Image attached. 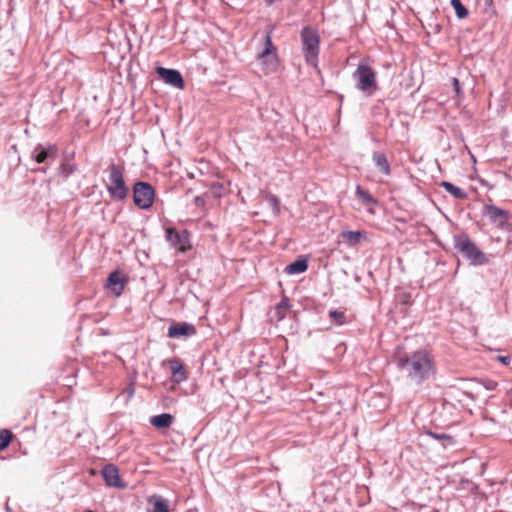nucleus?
Here are the masks:
<instances>
[{"label":"nucleus","instance_id":"nucleus-1","mask_svg":"<svg viewBox=\"0 0 512 512\" xmlns=\"http://www.w3.org/2000/svg\"><path fill=\"white\" fill-rule=\"evenodd\" d=\"M398 369L405 371L407 377L420 385L428 380L434 373V363L426 350L414 351L411 355L404 354L395 359Z\"/></svg>","mask_w":512,"mask_h":512},{"label":"nucleus","instance_id":"nucleus-2","mask_svg":"<svg viewBox=\"0 0 512 512\" xmlns=\"http://www.w3.org/2000/svg\"><path fill=\"white\" fill-rule=\"evenodd\" d=\"M453 246L471 266H484L489 264V257L474 243L466 233L453 236Z\"/></svg>","mask_w":512,"mask_h":512},{"label":"nucleus","instance_id":"nucleus-3","mask_svg":"<svg viewBox=\"0 0 512 512\" xmlns=\"http://www.w3.org/2000/svg\"><path fill=\"white\" fill-rule=\"evenodd\" d=\"M302 52L309 65H316L319 57L320 36L318 31L311 26L301 29Z\"/></svg>","mask_w":512,"mask_h":512},{"label":"nucleus","instance_id":"nucleus-4","mask_svg":"<svg viewBox=\"0 0 512 512\" xmlns=\"http://www.w3.org/2000/svg\"><path fill=\"white\" fill-rule=\"evenodd\" d=\"M353 78L357 81L356 88L366 96H372L378 89L376 72L367 62L358 64Z\"/></svg>","mask_w":512,"mask_h":512},{"label":"nucleus","instance_id":"nucleus-5","mask_svg":"<svg viewBox=\"0 0 512 512\" xmlns=\"http://www.w3.org/2000/svg\"><path fill=\"white\" fill-rule=\"evenodd\" d=\"M109 181L107 191L112 199L122 201L128 195V187L124 180V168L116 163H111L108 167Z\"/></svg>","mask_w":512,"mask_h":512},{"label":"nucleus","instance_id":"nucleus-6","mask_svg":"<svg viewBox=\"0 0 512 512\" xmlns=\"http://www.w3.org/2000/svg\"><path fill=\"white\" fill-rule=\"evenodd\" d=\"M482 215L487 217L497 228L504 231L512 230V215L508 210L494 204H487L483 207Z\"/></svg>","mask_w":512,"mask_h":512},{"label":"nucleus","instance_id":"nucleus-7","mask_svg":"<svg viewBox=\"0 0 512 512\" xmlns=\"http://www.w3.org/2000/svg\"><path fill=\"white\" fill-rule=\"evenodd\" d=\"M132 191L133 202L138 208L149 210L152 207L155 198V189L149 182H135Z\"/></svg>","mask_w":512,"mask_h":512},{"label":"nucleus","instance_id":"nucleus-8","mask_svg":"<svg viewBox=\"0 0 512 512\" xmlns=\"http://www.w3.org/2000/svg\"><path fill=\"white\" fill-rule=\"evenodd\" d=\"M58 147L51 143H39L31 152V159L38 164H48L58 156Z\"/></svg>","mask_w":512,"mask_h":512},{"label":"nucleus","instance_id":"nucleus-9","mask_svg":"<svg viewBox=\"0 0 512 512\" xmlns=\"http://www.w3.org/2000/svg\"><path fill=\"white\" fill-rule=\"evenodd\" d=\"M158 77L167 85L177 89H183L185 82L181 72L177 69L165 68L163 66L156 67Z\"/></svg>","mask_w":512,"mask_h":512},{"label":"nucleus","instance_id":"nucleus-10","mask_svg":"<svg viewBox=\"0 0 512 512\" xmlns=\"http://www.w3.org/2000/svg\"><path fill=\"white\" fill-rule=\"evenodd\" d=\"M197 333L196 327L189 322H172L167 331L169 338H182L194 336Z\"/></svg>","mask_w":512,"mask_h":512},{"label":"nucleus","instance_id":"nucleus-11","mask_svg":"<svg viewBox=\"0 0 512 512\" xmlns=\"http://www.w3.org/2000/svg\"><path fill=\"white\" fill-rule=\"evenodd\" d=\"M101 475L107 486L114 488L125 487L124 483H122L120 479L119 470L116 465L112 463L104 465L101 470Z\"/></svg>","mask_w":512,"mask_h":512},{"label":"nucleus","instance_id":"nucleus-12","mask_svg":"<svg viewBox=\"0 0 512 512\" xmlns=\"http://www.w3.org/2000/svg\"><path fill=\"white\" fill-rule=\"evenodd\" d=\"M127 283V279L121 277L118 270L111 272L107 278L106 287L111 291V293L119 297L123 293L125 284Z\"/></svg>","mask_w":512,"mask_h":512},{"label":"nucleus","instance_id":"nucleus-13","mask_svg":"<svg viewBox=\"0 0 512 512\" xmlns=\"http://www.w3.org/2000/svg\"><path fill=\"white\" fill-rule=\"evenodd\" d=\"M77 170V165L74 163V153H63L62 161L60 163L58 174L67 179Z\"/></svg>","mask_w":512,"mask_h":512},{"label":"nucleus","instance_id":"nucleus-14","mask_svg":"<svg viewBox=\"0 0 512 512\" xmlns=\"http://www.w3.org/2000/svg\"><path fill=\"white\" fill-rule=\"evenodd\" d=\"M169 368L171 370V380L176 384H180L187 379V374L183 363L174 358L168 361Z\"/></svg>","mask_w":512,"mask_h":512},{"label":"nucleus","instance_id":"nucleus-15","mask_svg":"<svg viewBox=\"0 0 512 512\" xmlns=\"http://www.w3.org/2000/svg\"><path fill=\"white\" fill-rule=\"evenodd\" d=\"M308 269V257L307 256H299L293 262L288 264L284 268V272L288 275H296L301 274L307 271Z\"/></svg>","mask_w":512,"mask_h":512},{"label":"nucleus","instance_id":"nucleus-16","mask_svg":"<svg viewBox=\"0 0 512 512\" xmlns=\"http://www.w3.org/2000/svg\"><path fill=\"white\" fill-rule=\"evenodd\" d=\"M275 53H276V47L274 46V44L272 42L270 32H267L266 36H265V47L259 53L258 58L266 59L270 55L274 54V57L272 60H270V64H269L271 66V70H272L276 67V64H277V59H276Z\"/></svg>","mask_w":512,"mask_h":512},{"label":"nucleus","instance_id":"nucleus-17","mask_svg":"<svg viewBox=\"0 0 512 512\" xmlns=\"http://www.w3.org/2000/svg\"><path fill=\"white\" fill-rule=\"evenodd\" d=\"M174 421V416L170 413H161L150 418V424L157 429L169 428Z\"/></svg>","mask_w":512,"mask_h":512},{"label":"nucleus","instance_id":"nucleus-18","mask_svg":"<svg viewBox=\"0 0 512 512\" xmlns=\"http://www.w3.org/2000/svg\"><path fill=\"white\" fill-rule=\"evenodd\" d=\"M372 161L376 165L379 171L385 175L391 174V168L387 156L380 151H375L372 154Z\"/></svg>","mask_w":512,"mask_h":512},{"label":"nucleus","instance_id":"nucleus-19","mask_svg":"<svg viewBox=\"0 0 512 512\" xmlns=\"http://www.w3.org/2000/svg\"><path fill=\"white\" fill-rule=\"evenodd\" d=\"M148 504L152 507L148 512H170L168 500L161 496H150Z\"/></svg>","mask_w":512,"mask_h":512},{"label":"nucleus","instance_id":"nucleus-20","mask_svg":"<svg viewBox=\"0 0 512 512\" xmlns=\"http://www.w3.org/2000/svg\"><path fill=\"white\" fill-rule=\"evenodd\" d=\"M341 237L344 239V241L349 246H356L362 240L366 239V234L364 232L358 231V230L357 231L347 230V231L341 232Z\"/></svg>","mask_w":512,"mask_h":512},{"label":"nucleus","instance_id":"nucleus-21","mask_svg":"<svg viewBox=\"0 0 512 512\" xmlns=\"http://www.w3.org/2000/svg\"><path fill=\"white\" fill-rule=\"evenodd\" d=\"M440 186L442 188H444V190L449 193L450 195H452L455 199L457 200H464L468 197V194L465 190H463L462 188L454 185L453 183L451 182H448V181H442L440 183Z\"/></svg>","mask_w":512,"mask_h":512},{"label":"nucleus","instance_id":"nucleus-22","mask_svg":"<svg viewBox=\"0 0 512 512\" xmlns=\"http://www.w3.org/2000/svg\"><path fill=\"white\" fill-rule=\"evenodd\" d=\"M426 435L441 442L443 448L454 446L456 441L453 436L446 433H437L431 430L426 432Z\"/></svg>","mask_w":512,"mask_h":512},{"label":"nucleus","instance_id":"nucleus-23","mask_svg":"<svg viewBox=\"0 0 512 512\" xmlns=\"http://www.w3.org/2000/svg\"><path fill=\"white\" fill-rule=\"evenodd\" d=\"M165 238L166 241L173 247L182 244L184 241V236L173 227H167L165 229Z\"/></svg>","mask_w":512,"mask_h":512},{"label":"nucleus","instance_id":"nucleus-24","mask_svg":"<svg viewBox=\"0 0 512 512\" xmlns=\"http://www.w3.org/2000/svg\"><path fill=\"white\" fill-rule=\"evenodd\" d=\"M356 194L366 206L377 204V200L371 195V193L368 190L363 189L360 185H357L356 187Z\"/></svg>","mask_w":512,"mask_h":512},{"label":"nucleus","instance_id":"nucleus-25","mask_svg":"<svg viewBox=\"0 0 512 512\" xmlns=\"http://www.w3.org/2000/svg\"><path fill=\"white\" fill-rule=\"evenodd\" d=\"M450 4L454 9L458 19H465L469 15L468 8L462 3L461 0H450Z\"/></svg>","mask_w":512,"mask_h":512},{"label":"nucleus","instance_id":"nucleus-26","mask_svg":"<svg viewBox=\"0 0 512 512\" xmlns=\"http://www.w3.org/2000/svg\"><path fill=\"white\" fill-rule=\"evenodd\" d=\"M328 315L330 320L339 326H342L347 323L346 315L341 310L330 309Z\"/></svg>","mask_w":512,"mask_h":512},{"label":"nucleus","instance_id":"nucleus-27","mask_svg":"<svg viewBox=\"0 0 512 512\" xmlns=\"http://www.w3.org/2000/svg\"><path fill=\"white\" fill-rule=\"evenodd\" d=\"M13 438V433L8 429L0 430V451L6 449Z\"/></svg>","mask_w":512,"mask_h":512},{"label":"nucleus","instance_id":"nucleus-28","mask_svg":"<svg viewBox=\"0 0 512 512\" xmlns=\"http://www.w3.org/2000/svg\"><path fill=\"white\" fill-rule=\"evenodd\" d=\"M268 202L273 207L275 213L278 214L280 212V207H279L280 202H279L278 198L276 196H274V195H271L268 198Z\"/></svg>","mask_w":512,"mask_h":512},{"label":"nucleus","instance_id":"nucleus-29","mask_svg":"<svg viewBox=\"0 0 512 512\" xmlns=\"http://www.w3.org/2000/svg\"><path fill=\"white\" fill-rule=\"evenodd\" d=\"M452 85H453L454 92L456 93L457 96L463 95V91L461 90V86H460V81L457 78H455V77L452 78Z\"/></svg>","mask_w":512,"mask_h":512},{"label":"nucleus","instance_id":"nucleus-30","mask_svg":"<svg viewBox=\"0 0 512 512\" xmlns=\"http://www.w3.org/2000/svg\"><path fill=\"white\" fill-rule=\"evenodd\" d=\"M290 307V301L287 297H283L280 302L277 304V310L280 312L282 309H287Z\"/></svg>","mask_w":512,"mask_h":512},{"label":"nucleus","instance_id":"nucleus-31","mask_svg":"<svg viewBox=\"0 0 512 512\" xmlns=\"http://www.w3.org/2000/svg\"><path fill=\"white\" fill-rule=\"evenodd\" d=\"M497 360L505 366H508L511 362V357L508 355H498Z\"/></svg>","mask_w":512,"mask_h":512},{"label":"nucleus","instance_id":"nucleus-32","mask_svg":"<svg viewBox=\"0 0 512 512\" xmlns=\"http://www.w3.org/2000/svg\"><path fill=\"white\" fill-rule=\"evenodd\" d=\"M193 201L197 207H204L206 203L204 197L200 195L195 196Z\"/></svg>","mask_w":512,"mask_h":512},{"label":"nucleus","instance_id":"nucleus-33","mask_svg":"<svg viewBox=\"0 0 512 512\" xmlns=\"http://www.w3.org/2000/svg\"><path fill=\"white\" fill-rule=\"evenodd\" d=\"M497 382L493 381V380H488L484 383V388L486 390H495L496 387H497Z\"/></svg>","mask_w":512,"mask_h":512},{"label":"nucleus","instance_id":"nucleus-34","mask_svg":"<svg viewBox=\"0 0 512 512\" xmlns=\"http://www.w3.org/2000/svg\"><path fill=\"white\" fill-rule=\"evenodd\" d=\"M32 171L46 174L48 171V166H41V167L32 169Z\"/></svg>","mask_w":512,"mask_h":512},{"label":"nucleus","instance_id":"nucleus-35","mask_svg":"<svg viewBox=\"0 0 512 512\" xmlns=\"http://www.w3.org/2000/svg\"><path fill=\"white\" fill-rule=\"evenodd\" d=\"M279 0H264L265 4L267 6H272L274 3L278 2Z\"/></svg>","mask_w":512,"mask_h":512},{"label":"nucleus","instance_id":"nucleus-36","mask_svg":"<svg viewBox=\"0 0 512 512\" xmlns=\"http://www.w3.org/2000/svg\"><path fill=\"white\" fill-rule=\"evenodd\" d=\"M4 508H5V511H6V512H12V511H11V509H10V507H9V505H8V503H6V504H5V507H4Z\"/></svg>","mask_w":512,"mask_h":512},{"label":"nucleus","instance_id":"nucleus-37","mask_svg":"<svg viewBox=\"0 0 512 512\" xmlns=\"http://www.w3.org/2000/svg\"><path fill=\"white\" fill-rule=\"evenodd\" d=\"M211 188H212V189H215V188H219V189H221V188H222V186H221V185H219V184H213Z\"/></svg>","mask_w":512,"mask_h":512},{"label":"nucleus","instance_id":"nucleus-38","mask_svg":"<svg viewBox=\"0 0 512 512\" xmlns=\"http://www.w3.org/2000/svg\"><path fill=\"white\" fill-rule=\"evenodd\" d=\"M466 395H467L468 397H470L471 399H473V395H472L471 393H466Z\"/></svg>","mask_w":512,"mask_h":512},{"label":"nucleus","instance_id":"nucleus-39","mask_svg":"<svg viewBox=\"0 0 512 512\" xmlns=\"http://www.w3.org/2000/svg\"><path fill=\"white\" fill-rule=\"evenodd\" d=\"M85 512H94V511H92V510H86Z\"/></svg>","mask_w":512,"mask_h":512}]
</instances>
